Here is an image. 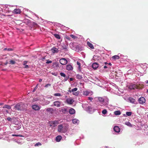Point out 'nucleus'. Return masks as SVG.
Instances as JSON below:
<instances>
[{
  "instance_id": "nucleus-1",
  "label": "nucleus",
  "mask_w": 148,
  "mask_h": 148,
  "mask_svg": "<svg viewBox=\"0 0 148 148\" xmlns=\"http://www.w3.org/2000/svg\"><path fill=\"white\" fill-rule=\"evenodd\" d=\"M98 104L99 106L104 107L107 106L108 104L109 99L107 97H98Z\"/></svg>"
},
{
  "instance_id": "nucleus-2",
  "label": "nucleus",
  "mask_w": 148,
  "mask_h": 148,
  "mask_svg": "<svg viewBox=\"0 0 148 148\" xmlns=\"http://www.w3.org/2000/svg\"><path fill=\"white\" fill-rule=\"evenodd\" d=\"M83 108L85 109L89 113H92L94 112V109L90 106H88V104L86 103H83L82 105Z\"/></svg>"
},
{
  "instance_id": "nucleus-3",
  "label": "nucleus",
  "mask_w": 148,
  "mask_h": 148,
  "mask_svg": "<svg viewBox=\"0 0 148 148\" xmlns=\"http://www.w3.org/2000/svg\"><path fill=\"white\" fill-rule=\"evenodd\" d=\"M67 130V128L66 126H63L62 124L58 126V131L61 133H65Z\"/></svg>"
},
{
  "instance_id": "nucleus-4",
  "label": "nucleus",
  "mask_w": 148,
  "mask_h": 148,
  "mask_svg": "<svg viewBox=\"0 0 148 148\" xmlns=\"http://www.w3.org/2000/svg\"><path fill=\"white\" fill-rule=\"evenodd\" d=\"M25 105L23 103H19L15 106L14 107L16 110H22L25 108Z\"/></svg>"
},
{
  "instance_id": "nucleus-5",
  "label": "nucleus",
  "mask_w": 148,
  "mask_h": 148,
  "mask_svg": "<svg viewBox=\"0 0 148 148\" xmlns=\"http://www.w3.org/2000/svg\"><path fill=\"white\" fill-rule=\"evenodd\" d=\"M53 103L55 106L57 107H60L61 106L62 102L60 101L57 100L54 101Z\"/></svg>"
},
{
  "instance_id": "nucleus-6",
  "label": "nucleus",
  "mask_w": 148,
  "mask_h": 148,
  "mask_svg": "<svg viewBox=\"0 0 148 148\" xmlns=\"http://www.w3.org/2000/svg\"><path fill=\"white\" fill-rule=\"evenodd\" d=\"M60 62L62 65H65L67 63V60L64 58H62L60 60Z\"/></svg>"
},
{
  "instance_id": "nucleus-7",
  "label": "nucleus",
  "mask_w": 148,
  "mask_h": 148,
  "mask_svg": "<svg viewBox=\"0 0 148 148\" xmlns=\"http://www.w3.org/2000/svg\"><path fill=\"white\" fill-rule=\"evenodd\" d=\"M74 102V100L71 98H69L66 99V102L67 104L71 105Z\"/></svg>"
},
{
  "instance_id": "nucleus-8",
  "label": "nucleus",
  "mask_w": 148,
  "mask_h": 148,
  "mask_svg": "<svg viewBox=\"0 0 148 148\" xmlns=\"http://www.w3.org/2000/svg\"><path fill=\"white\" fill-rule=\"evenodd\" d=\"M83 94L84 95L86 96L88 95H91L92 94L93 92L91 91H88V90H84L83 92Z\"/></svg>"
},
{
  "instance_id": "nucleus-9",
  "label": "nucleus",
  "mask_w": 148,
  "mask_h": 148,
  "mask_svg": "<svg viewBox=\"0 0 148 148\" xmlns=\"http://www.w3.org/2000/svg\"><path fill=\"white\" fill-rule=\"evenodd\" d=\"M60 74L61 76L64 77L65 78L63 80L64 82H66L68 79L69 77H66V75L65 73H63L61 72L60 73Z\"/></svg>"
},
{
  "instance_id": "nucleus-10",
  "label": "nucleus",
  "mask_w": 148,
  "mask_h": 148,
  "mask_svg": "<svg viewBox=\"0 0 148 148\" xmlns=\"http://www.w3.org/2000/svg\"><path fill=\"white\" fill-rule=\"evenodd\" d=\"M52 66L55 69H57L59 67V64L58 62H55L53 63Z\"/></svg>"
},
{
  "instance_id": "nucleus-11",
  "label": "nucleus",
  "mask_w": 148,
  "mask_h": 148,
  "mask_svg": "<svg viewBox=\"0 0 148 148\" xmlns=\"http://www.w3.org/2000/svg\"><path fill=\"white\" fill-rule=\"evenodd\" d=\"M138 101L140 104H143L145 101V99L143 97H141L138 99Z\"/></svg>"
},
{
  "instance_id": "nucleus-12",
  "label": "nucleus",
  "mask_w": 148,
  "mask_h": 148,
  "mask_svg": "<svg viewBox=\"0 0 148 148\" xmlns=\"http://www.w3.org/2000/svg\"><path fill=\"white\" fill-rule=\"evenodd\" d=\"M27 63L28 61H25L23 62V65L25 66L23 67L24 68L28 69L29 68V66L27 64Z\"/></svg>"
},
{
  "instance_id": "nucleus-13",
  "label": "nucleus",
  "mask_w": 148,
  "mask_h": 148,
  "mask_svg": "<svg viewBox=\"0 0 148 148\" xmlns=\"http://www.w3.org/2000/svg\"><path fill=\"white\" fill-rule=\"evenodd\" d=\"M32 108L33 109L36 110H38L40 108L39 106L36 105H32Z\"/></svg>"
},
{
  "instance_id": "nucleus-14",
  "label": "nucleus",
  "mask_w": 148,
  "mask_h": 148,
  "mask_svg": "<svg viewBox=\"0 0 148 148\" xmlns=\"http://www.w3.org/2000/svg\"><path fill=\"white\" fill-rule=\"evenodd\" d=\"M51 51L53 53H57L59 52L58 49L55 47H53L51 49Z\"/></svg>"
},
{
  "instance_id": "nucleus-15",
  "label": "nucleus",
  "mask_w": 148,
  "mask_h": 148,
  "mask_svg": "<svg viewBox=\"0 0 148 148\" xmlns=\"http://www.w3.org/2000/svg\"><path fill=\"white\" fill-rule=\"evenodd\" d=\"M73 123L74 124L78 125L79 123V121L76 119H72Z\"/></svg>"
},
{
  "instance_id": "nucleus-16",
  "label": "nucleus",
  "mask_w": 148,
  "mask_h": 148,
  "mask_svg": "<svg viewBox=\"0 0 148 148\" xmlns=\"http://www.w3.org/2000/svg\"><path fill=\"white\" fill-rule=\"evenodd\" d=\"M73 69V67L71 64H68L66 66V69L70 71L72 70Z\"/></svg>"
},
{
  "instance_id": "nucleus-17",
  "label": "nucleus",
  "mask_w": 148,
  "mask_h": 148,
  "mask_svg": "<svg viewBox=\"0 0 148 148\" xmlns=\"http://www.w3.org/2000/svg\"><path fill=\"white\" fill-rule=\"evenodd\" d=\"M14 14H19L21 12V10L19 9H15L12 12Z\"/></svg>"
},
{
  "instance_id": "nucleus-18",
  "label": "nucleus",
  "mask_w": 148,
  "mask_h": 148,
  "mask_svg": "<svg viewBox=\"0 0 148 148\" xmlns=\"http://www.w3.org/2000/svg\"><path fill=\"white\" fill-rule=\"evenodd\" d=\"M137 86L135 84H132L129 86V88L131 90L134 89L136 88Z\"/></svg>"
},
{
  "instance_id": "nucleus-19",
  "label": "nucleus",
  "mask_w": 148,
  "mask_h": 148,
  "mask_svg": "<svg viewBox=\"0 0 148 148\" xmlns=\"http://www.w3.org/2000/svg\"><path fill=\"white\" fill-rule=\"evenodd\" d=\"M75 110L72 108H71L69 110V113L71 114H73L75 113Z\"/></svg>"
},
{
  "instance_id": "nucleus-20",
  "label": "nucleus",
  "mask_w": 148,
  "mask_h": 148,
  "mask_svg": "<svg viewBox=\"0 0 148 148\" xmlns=\"http://www.w3.org/2000/svg\"><path fill=\"white\" fill-rule=\"evenodd\" d=\"M114 130L116 132L118 133L120 132V129L119 127L115 126L114 127Z\"/></svg>"
},
{
  "instance_id": "nucleus-21",
  "label": "nucleus",
  "mask_w": 148,
  "mask_h": 148,
  "mask_svg": "<svg viewBox=\"0 0 148 148\" xmlns=\"http://www.w3.org/2000/svg\"><path fill=\"white\" fill-rule=\"evenodd\" d=\"M92 66L93 69H96L98 67L99 65L97 63L95 62L92 64Z\"/></svg>"
},
{
  "instance_id": "nucleus-22",
  "label": "nucleus",
  "mask_w": 148,
  "mask_h": 148,
  "mask_svg": "<svg viewBox=\"0 0 148 148\" xmlns=\"http://www.w3.org/2000/svg\"><path fill=\"white\" fill-rule=\"evenodd\" d=\"M57 124V121H52L51 123L50 126L53 127H55L56 126Z\"/></svg>"
},
{
  "instance_id": "nucleus-23",
  "label": "nucleus",
  "mask_w": 148,
  "mask_h": 148,
  "mask_svg": "<svg viewBox=\"0 0 148 148\" xmlns=\"http://www.w3.org/2000/svg\"><path fill=\"white\" fill-rule=\"evenodd\" d=\"M128 100L130 102L132 103H135L136 100L134 99L131 97H130L129 98Z\"/></svg>"
},
{
  "instance_id": "nucleus-24",
  "label": "nucleus",
  "mask_w": 148,
  "mask_h": 148,
  "mask_svg": "<svg viewBox=\"0 0 148 148\" xmlns=\"http://www.w3.org/2000/svg\"><path fill=\"white\" fill-rule=\"evenodd\" d=\"M62 138V137L60 136H58L56 138V140L57 142H60Z\"/></svg>"
},
{
  "instance_id": "nucleus-25",
  "label": "nucleus",
  "mask_w": 148,
  "mask_h": 148,
  "mask_svg": "<svg viewBox=\"0 0 148 148\" xmlns=\"http://www.w3.org/2000/svg\"><path fill=\"white\" fill-rule=\"evenodd\" d=\"M87 44L88 46L91 49H93L94 48L93 45L89 42H87Z\"/></svg>"
},
{
  "instance_id": "nucleus-26",
  "label": "nucleus",
  "mask_w": 148,
  "mask_h": 148,
  "mask_svg": "<svg viewBox=\"0 0 148 148\" xmlns=\"http://www.w3.org/2000/svg\"><path fill=\"white\" fill-rule=\"evenodd\" d=\"M114 113L115 115H117L121 114V112L120 110H117L114 112Z\"/></svg>"
},
{
  "instance_id": "nucleus-27",
  "label": "nucleus",
  "mask_w": 148,
  "mask_h": 148,
  "mask_svg": "<svg viewBox=\"0 0 148 148\" xmlns=\"http://www.w3.org/2000/svg\"><path fill=\"white\" fill-rule=\"evenodd\" d=\"M68 45H65L64 46H62V48L65 51H68Z\"/></svg>"
},
{
  "instance_id": "nucleus-28",
  "label": "nucleus",
  "mask_w": 148,
  "mask_h": 148,
  "mask_svg": "<svg viewBox=\"0 0 148 148\" xmlns=\"http://www.w3.org/2000/svg\"><path fill=\"white\" fill-rule=\"evenodd\" d=\"M15 129L16 130H18L20 129L21 127V125L20 123L18 125L14 127Z\"/></svg>"
},
{
  "instance_id": "nucleus-29",
  "label": "nucleus",
  "mask_w": 148,
  "mask_h": 148,
  "mask_svg": "<svg viewBox=\"0 0 148 148\" xmlns=\"http://www.w3.org/2000/svg\"><path fill=\"white\" fill-rule=\"evenodd\" d=\"M125 124L129 127H132V125L131 124V123L128 121L126 122H125Z\"/></svg>"
},
{
  "instance_id": "nucleus-30",
  "label": "nucleus",
  "mask_w": 148,
  "mask_h": 148,
  "mask_svg": "<svg viewBox=\"0 0 148 148\" xmlns=\"http://www.w3.org/2000/svg\"><path fill=\"white\" fill-rule=\"evenodd\" d=\"M120 58V57L119 56L117 55H115L113 56L112 57V58L114 60H116V59H119Z\"/></svg>"
},
{
  "instance_id": "nucleus-31",
  "label": "nucleus",
  "mask_w": 148,
  "mask_h": 148,
  "mask_svg": "<svg viewBox=\"0 0 148 148\" xmlns=\"http://www.w3.org/2000/svg\"><path fill=\"white\" fill-rule=\"evenodd\" d=\"M54 36L58 39H60V36L58 34H54Z\"/></svg>"
},
{
  "instance_id": "nucleus-32",
  "label": "nucleus",
  "mask_w": 148,
  "mask_h": 148,
  "mask_svg": "<svg viewBox=\"0 0 148 148\" xmlns=\"http://www.w3.org/2000/svg\"><path fill=\"white\" fill-rule=\"evenodd\" d=\"M76 77L77 78L79 79H82V76L80 75L79 74H77L76 75Z\"/></svg>"
},
{
  "instance_id": "nucleus-33",
  "label": "nucleus",
  "mask_w": 148,
  "mask_h": 148,
  "mask_svg": "<svg viewBox=\"0 0 148 148\" xmlns=\"http://www.w3.org/2000/svg\"><path fill=\"white\" fill-rule=\"evenodd\" d=\"M3 108H6L8 109H11V107L8 105H5L3 107Z\"/></svg>"
},
{
  "instance_id": "nucleus-34",
  "label": "nucleus",
  "mask_w": 148,
  "mask_h": 148,
  "mask_svg": "<svg viewBox=\"0 0 148 148\" xmlns=\"http://www.w3.org/2000/svg\"><path fill=\"white\" fill-rule=\"evenodd\" d=\"M69 46L72 49H74L75 47L74 46L73 44V43H70Z\"/></svg>"
},
{
  "instance_id": "nucleus-35",
  "label": "nucleus",
  "mask_w": 148,
  "mask_h": 148,
  "mask_svg": "<svg viewBox=\"0 0 148 148\" xmlns=\"http://www.w3.org/2000/svg\"><path fill=\"white\" fill-rule=\"evenodd\" d=\"M53 110V109L51 108H48L47 109V111L51 112H52Z\"/></svg>"
},
{
  "instance_id": "nucleus-36",
  "label": "nucleus",
  "mask_w": 148,
  "mask_h": 148,
  "mask_svg": "<svg viewBox=\"0 0 148 148\" xmlns=\"http://www.w3.org/2000/svg\"><path fill=\"white\" fill-rule=\"evenodd\" d=\"M126 114L127 116H130L132 115V112H126Z\"/></svg>"
},
{
  "instance_id": "nucleus-37",
  "label": "nucleus",
  "mask_w": 148,
  "mask_h": 148,
  "mask_svg": "<svg viewBox=\"0 0 148 148\" xmlns=\"http://www.w3.org/2000/svg\"><path fill=\"white\" fill-rule=\"evenodd\" d=\"M107 112V111L106 109H104L102 111V113L103 115L106 114Z\"/></svg>"
},
{
  "instance_id": "nucleus-38",
  "label": "nucleus",
  "mask_w": 148,
  "mask_h": 148,
  "mask_svg": "<svg viewBox=\"0 0 148 148\" xmlns=\"http://www.w3.org/2000/svg\"><path fill=\"white\" fill-rule=\"evenodd\" d=\"M54 95L55 96H62L61 94L60 93H55L54 94Z\"/></svg>"
},
{
  "instance_id": "nucleus-39",
  "label": "nucleus",
  "mask_w": 148,
  "mask_h": 148,
  "mask_svg": "<svg viewBox=\"0 0 148 148\" xmlns=\"http://www.w3.org/2000/svg\"><path fill=\"white\" fill-rule=\"evenodd\" d=\"M51 86V84H48L46 85L45 86V87L47 88L48 87H50Z\"/></svg>"
},
{
  "instance_id": "nucleus-40",
  "label": "nucleus",
  "mask_w": 148,
  "mask_h": 148,
  "mask_svg": "<svg viewBox=\"0 0 148 148\" xmlns=\"http://www.w3.org/2000/svg\"><path fill=\"white\" fill-rule=\"evenodd\" d=\"M77 90V88H75L71 90V91L73 92H74L76 91Z\"/></svg>"
},
{
  "instance_id": "nucleus-41",
  "label": "nucleus",
  "mask_w": 148,
  "mask_h": 148,
  "mask_svg": "<svg viewBox=\"0 0 148 148\" xmlns=\"http://www.w3.org/2000/svg\"><path fill=\"white\" fill-rule=\"evenodd\" d=\"M77 64L78 66V69L79 70L80 69V63L79 62H77Z\"/></svg>"
},
{
  "instance_id": "nucleus-42",
  "label": "nucleus",
  "mask_w": 148,
  "mask_h": 148,
  "mask_svg": "<svg viewBox=\"0 0 148 148\" xmlns=\"http://www.w3.org/2000/svg\"><path fill=\"white\" fill-rule=\"evenodd\" d=\"M70 36L73 39H75L76 38V37L73 34L70 35Z\"/></svg>"
},
{
  "instance_id": "nucleus-43",
  "label": "nucleus",
  "mask_w": 148,
  "mask_h": 148,
  "mask_svg": "<svg viewBox=\"0 0 148 148\" xmlns=\"http://www.w3.org/2000/svg\"><path fill=\"white\" fill-rule=\"evenodd\" d=\"M15 63V62L13 60H11L10 61V63L12 64H14Z\"/></svg>"
},
{
  "instance_id": "nucleus-44",
  "label": "nucleus",
  "mask_w": 148,
  "mask_h": 148,
  "mask_svg": "<svg viewBox=\"0 0 148 148\" xmlns=\"http://www.w3.org/2000/svg\"><path fill=\"white\" fill-rule=\"evenodd\" d=\"M52 62V61L51 60H47V61L46 62V63L48 64L49 63H51Z\"/></svg>"
},
{
  "instance_id": "nucleus-45",
  "label": "nucleus",
  "mask_w": 148,
  "mask_h": 148,
  "mask_svg": "<svg viewBox=\"0 0 148 148\" xmlns=\"http://www.w3.org/2000/svg\"><path fill=\"white\" fill-rule=\"evenodd\" d=\"M41 145V144L40 143H39V142H38V143H36L35 145V146H38L39 145Z\"/></svg>"
},
{
  "instance_id": "nucleus-46",
  "label": "nucleus",
  "mask_w": 148,
  "mask_h": 148,
  "mask_svg": "<svg viewBox=\"0 0 148 148\" xmlns=\"http://www.w3.org/2000/svg\"><path fill=\"white\" fill-rule=\"evenodd\" d=\"M103 68L105 69H106V68H108V69H109V66H108V65H105L104 66H103Z\"/></svg>"
},
{
  "instance_id": "nucleus-47",
  "label": "nucleus",
  "mask_w": 148,
  "mask_h": 148,
  "mask_svg": "<svg viewBox=\"0 0 148 148\" xmlns=\"http://www.w3.org/2000/svg\"><path fill=\"white\" fill-rule=\"evenodd\" d=\"M79 46H76V51H79Z\"/></svg>"
},
{
  "instance_id": "nucleus-48",
  "label": "nucleus",
  "mask_w": 148,
  "mask_h": 148,
  "mask_svg": "<svg viewBox=\"0 0 148 148\" xmlns=\"http://www.w3.org/2000/svg\"><path fill=\"white\" fill-rule=\"evenodd\" d=\"M107 65L109 67V69H110V66L112 65V64L110 63H108V64H107Z\"/></svg>"
},
{
  "instance_id": "nucleus-49",
  "label": "nucleus",
  "mask_w": 148,
  "mask_h": 148,
  "mask_svg": "<svg viewBox=\"0 0 148 148\" xmlns=\"http://www.w3.org/2000/svg\"><path fill=\"white\" fill-rule=\"evenodd\" d=\"M7 119L8 121H11L12 120L11 118L10 117L7 118Z\"/></svg>"
},
{
  "instance_id": "nucleus-50",
  "label": "nucleus",
  "mask_w": 148,
  "mask_h": 148,
  "mask_svg": "<svg viewBox=\"0 0 148 148\" xmlns=\"http://www.w3.org/2000/svg\"><path fill=\"white\" fill-rule=\"evenodd\" d=\"M88 99L90 101H92L93 99V98L92 97H88Z\"/></svg>"
},
{
  "instance_id": "nucleus-51",
  "label": "nucleus",
  "mask_w": 148,
  "mask_h": 148,
  "mask_svg": "<svg viewBox=\"0 0 148 148\" xmlns=\"http://www.w3.org/2000/svg\"><path fill=\"white\" fill-rule=\"evenodd\" d=\"M38 85V84L36 85V86L34 90H33V92H34L35 91V90L37 88H38L37 86Z\"/></svg>"
},
{
  "instance_id": "nucleus-52",
  "label": "nucleus",
  "mask_w": 148,
  "mask_h": 148,
  "mask_svg": "<svg viewBox=\"0 0 148 148\" xmlns=\"http://www.w3.org/2000/svg\"><path fill=\"white\" fill-rule=\"evenodd\" d=\"M79 93L77 92H76L74 93L73 95H78Z\"/></svg>"
},
{
  "instance_id": "nucleus-53",
  "label": "nucleus",
  "mask_w": 148,
  "mask_h": 148,
  "mask_svg": "<svg viewBox=\"0 0 148 148\" xmlns=\"http://www.w3.org/2000/svg\"><path fill=\"white\" fill-rule=\"evenodd\" d=\"M12 49H11V48H9L7 49V50L8 51H12Z\"/></svg>"
},
{
  "instance_id": "nucleus-54",
  "label": "nucleus",
  "mask_w": 148,
  "mask_h": 148,
  "mask_svg": "<svg viewBox=\"0 0 148 148\" xmlns=\"http://www.w3.org/2000/svg\"><path fill=\"white\" fill-rule=\"evenodd\" d=\"M12 136H20L18 135H15V134H12Z\"/></svg>"
},
{
  "instance_id": "nucleus-55",
  "label": "nucleus",
  "mask_w": 148,
  "mask_h": 148,
  "mask_svg": "<svg viewBox=\"0 0 148 148\" xmlns=\"http://www.w3.org/2000/svg\"><path fill=\"white\" fill-rule=\"evenodd\" d=\"M69 79L70 81H72L73 80V78H70Z\"/></svg>"
},
{
  "instance_id": "nucleus-56",
  "label": "nucleus",
  "mask_w": 148,
  "mask_h": 148,
  "mask_svg": "<svg viewBox=\"0 0 148 148\" xmlns=\"http://www.w3.org/2000/svg\"><path fill=\"white\" fill-rule=\"evenodd\" d=\"M97 56H94L93 57V58L94 59H95V58H96V57H97Z\"/></svg>"
},
{
  "instance_id": "nucleus-57",
  "label": "nucleus",
  "mask_w": 148,
  "mask_h": 148,
  "mask_svg": "<svg viewBox=\"0 0 148 148\" xmlns=\"http://www.w3.org/2000/svg\"><path fill=\"white\" fill-rule=\"evenodd\" d=\"M104 64H105V65H107V64H108V63L107 62H104Z\"/></svg>"
},
{
  "instance_id": "nucleus-58",
  "label": "nucleus",
  "mask_w": 148,
  "mask_h": 148,
  "mask_svg": "<svg viewBox=\"0 0 148 148\" xmlns=\"http://www.w3.org/2000/svg\"><path fill=\"white\" fill-rule=\"evenodd\" d=\"M42 79H39V82H42Z\"/></svg>"
},
{
  "instance_id": "nucleus-59",
  "label": "nucleus",
  "mask_w": 148,
  "mask_h": 148,
  "mask_svg": "<svg viewBox=\"0 0 148 148\" xmlns=\"http://www.w3.org/2000/svg\"><path fill=\"white\" fill-rule=\"evenodd\" d=\"M145 83L146 84H148V80H147L145 81Z\"/></svg>"
},
{
  "instance_id": "nucleus-60",
  "label": "nucleus",
  "mask_w": 148,
  "mask_h": 148,
  "mask_svg": "<svg viewBox=\"0 0 148 148\" xmlns=\"http://www.w3.org/2000/svg\"><path fill=\"white\" fill-rule=\"evenodd\" d=\"M64 111H65V112H66V111H67V110H66V108H64Z\"/></svg>"
},
{
  "instance_id": "nucleus-61",
  "label": "nucleus",
  "mask_w": 148,
  "mask_h": 148,
  "mask_svg": "<svg viewBox=\"0 0 148 148\" xmlns=\"http://www.w3.org/2000/svg\"><path fill=\"white\" fill-rule=\"evenodd\" d=\"M123 116H127V115H126V114H123Z\"/></svg>"
},
{
  "instance_id": "nucleus-62",
  "label": "nucleus",
  "mask_w": 148,
  "mask_h": 148,
  "mask_svg": "<svg viewBox=\"0 0 148 148\" xmlns=\"http://www.w3.org/2000/svg\"><path fill=\"white\" fill-rule=\"evenodd\" d=\"M7 49H7V48H5L4 49V50H7Z\"/></svg>"
},
{
  "instance_id": "nucleus-63",
  "label": "nucleus",
  "mask_w": 148,
  "mask_h": 148,
  "mask_svg": "<svg viewBox=\"0 0 148 148\" xmlns=\"http://www.w3.org/2000/svg\"><path fill=\"white\" fill-rule=\"evenodd\" d=\"M3 104V103H0V106L1 105Z\"/></svg>"
},
{
  "instance_id": "nucleus-64",
  "label": "nucleus",
  "mask_w": 148,
  "mask_h": 148,
  "mask_svg": "<svg viewBox=\"0 0 148 148\" xmlns=\"http://www.w3.org/2000/svg\"><path fill=\"white\" fill-rule=\"evenodd\" d=\"M49 101H48L47 102V104H48L49 103Z\"/></svg>"
}]
</instances>
